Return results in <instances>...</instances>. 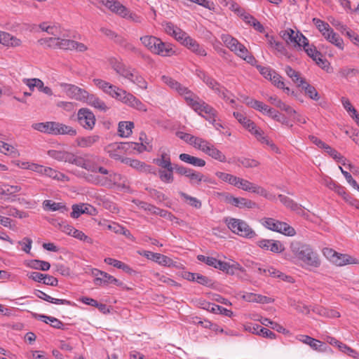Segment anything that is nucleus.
I'll use <instances>...</instances> for the list:
<instances>
[{
  "instance_id": "nucleus-1",
  "label": "nucleus",
  "mask_w": 359,
  "mask_h": 359,
  "mask_svg": "<svg viewBox=\"0 0 359 359\" xmlns=\"http://www.w3.org/2000/svg\"><path fill=\"white\" fill-rule=\"evenodd\" d=\"M290 249L292 253L306 265L315 268L320 265L317 253L309 245L295 241L291 243Z\"/></svg>"
},
{
  "instance_id": "nucleus-2",
  "label": "nucleus",
  "mask_w": 359,
  "mask_h": 359,
  "mask_svg": "<svg viewBox=\"0 0 359 359\" xmlns=\"http://www.w3.org/2000/svg\"><path fill=\"white\" fill-rule=\"evenodd\" d=\"M228 228L234 233L248 238L256 236L255 231L243 220L236 218H226Z\"/></svg>"
},
{
  "instance_id": "nucleus-3",
  "label": "nucleus",
  "mask_w": 359,
  "mask_h": 359,
  "mask_svg": "<svg viewBox=\"0 0 359 359\" xmlns=\"http://www.w3.org/2000/svg\"><path fill=\"white\" fill-rule=\"evenodd\" d=\"M222 40L228 48H229L231 51L235 52L238 56L246 60L248 62L250 63L253 60H255L253 56H248L249 52L248 49L236 39L229 34H223L222 36Z\"/></svg>"
},
{
  "instance_id": "nucleus-4",
  "label": "nucleus",
  "mask_w": 359,
  "mask_h": 359,
  "mask_svg": "<svg viewBox=\"0 0 359 359\" xmlns=\"http://www.w3.org/2000/svg\"><path fill=\"white\" fill-rule=\"evenodd\" d=\"M261 223L265 228L285 236H293L296 234V231L292 226L286 222H280L271 217L262 219Z\"/></svg>"
},
{
  "instance_id": "nucleus-5",
  "label": "nucleus",
  "mask_w": 359,
  "mask_h": 359,
  "mask_svg": "<svg viewBox=\"0 0 359 359\" xmlns=\"http://www.w3.org/2000/svg\"><path fill=\"white\" fill-rule=\"evenodd\" d=\"M78 123L86 130H91L95 125V116L88 108H81L77 112Z\"/></svg>"
},
{
  "instance_id": "nucleus-6",
  "label": "nucleus",
  "mask_w": 359,
  "mask_h": 359,
  "mask_svg": "<svg viewBox=\"0 0 359 359\" xmlns=\"http://www.w3.org/2000/svg\"><path fill=\"white\" fill-rule=\"evenodd\" d=\"M224 201L238 208L252 209L257 207V203L251 200L241 197H234L229 194H224Z\"/></svg>"
},
{
  "instance_id": "nucleus-7",
  "label": "nucleus",
  "mask_w": 359,
  "mask_h": 359,
  "mask_svg": "<svg viewBox=\"0 0 359 359\" xmlns=\"http://www.w3.org/2000/svg\"><path fill=\"white\" fill-rule=\"evenodd\" d=\"M194 110L212 124H214V122H215L217 111L203 100H200L198 104L194 107Z\"/></svg>"
},
{
  "instance_id": "nucleus-8",
  "label": "nucleus",
  "mask_w": 359,
  "mask_h": 359,
  "mask_svg": "<svg viewBox=\"0 0 359 359\" xmlns=\"http://www.w3.org/2000/svg\"><path fill=\"white\" fill-rule=\"evenodd\" d=\"M235 187L244 191L256 193L260 196H264L265 198H269V194L265 189L255 185L246 180L238 177V181H236Z\"/></svg>"
},
{
  "instance_id": "nucleus-9",
  "label": "nucleus",
  "mask_w": 359,
  "mask_h": 359,
  "mask_svg": "<svg viewBox=\"0 0 359 359\" xmlns=\"http://www.w3.org/2000/svg\"><path fill=\"white\" fill-rule=\"evenodd\" d=\"M60 86L65 90L67 95L76 100L84 102L88 91L76 86L69 83H61Z\"/></svg>"
},
{
  "instance_id": "nucleus-10",
  "label": "nucleus",
  "mask_w": 359,
  "mask_h": 359,
  "mask_svg": "<svg viewBox=\"0 0 359 359\" xmlns=\"http://www.w3.org/2000/svg\"><path fill=\"white\" fill-rule=\"evenodd\" d=\"M139 253L140 255L147 257L148 259L154 261L163 266H170L173 264V261L172 259L160 253H156L146 250Z\"/></svg>"
},
{
  "instance_id": "nucleus-11",
  "label": "nucleus",
  "mask_w": 359,
  "mask_h": 359,
  "mask_svg": "<svg viewBox=\"0 0 359 359\" xmlns=\"http://www.w3.org/2000/svg\"><path fill=\"white\" fill-rule=\"evenodd\" d=\"M299 339L303 343L309 345L313 350L326 352L331 351V348L324 342H322L318 339L312 338L308 335H301Z\"/></svg>"
},
{
  "instance_id": "nucleus-12",
  "label": "nucleus",
  "mask_w": 359,
  "mask_h": 359,
  "mask_svg": "<svg viewBox=\"0 0 359 359\" xmlns=\"http://www.w3.org/2000/svg\"><path fill=\"white\" fill-rule=\"evenodd\" d=\"M59 48L60 49L67 50H76L79 52H84L87 50V46L82 43L77 42L74 40L65 39L60 38L59 40Z\"/></svg>"
},
{
  "instance_id": "nucleus-13",
  "label": "nucleus",
  "mask_w": 359,
  "mask_h": 359,
  "mask_svg": "<svg viewBox=\"0 0 359 359\" xmlns=\"http://www.w3.org/2000/svg\"><path fill=\"white\" fill-rule=\"evenodd\" d=\"M257 245L262 249L275 253L281 252L285 250L283 245L278 241L262 239L257 242Z\"/></svg>"
},
{
  "instance_id": "nucleus-14",
  "label": "nucleus",
  "mask_w": 359,
  "mask_h": 359,
  "mask_svg": "<svg viewBox=\"0 0 359 359\" xmlns=\"http://www.w3.org/2000/svg\"><path fill=\"white\" fill-rule=\"evenodd\" d=\"M21 190V187L19 186H10L8 184H3L0 188V195H1V199L4 201H15V194L19 192Z\"/></svg>"
},
{
  "instance_id": "nucleus-15",
  "label": "nucleus",
  "mask_w": 359,
  "mask_h": 359,
  "mask_svg": "<svg viewBox=\"0 0 359 359\" xmlns=\"http://www.w3.org/2000/svg\"><path fill=\"white\" fill-rule=\"evenodd\" d=\"M111 65L113 69L120 76L128 79L130 76H133L132 72L134 69L127 67L122 62L113 59L111 60Z\"/></svg>"
},
{
  "instance_id": "nucleus-16",
  "label": "nucleus",
  "mask_w": 359,
  "mask_h": 359,
  "mask_svg": "<svg viewBox=\"0 0 359 359\" xmlns=\"http://www.w3.org/2000/svg\"><path fill=\"white\" fill-rule=\"evenodd\" d=\"M107 148H112L114 150H125L127 151L130 149H137L139 152H142L146 150V146L144 144H139L136 142H121L110 144Z\"/></svg>"
},
{
  "instance_id": "nucleus-17",
  "label": "nucleus",
  "mask_w": 359,
  "mask_h": 359,
  "mask_svg": "<svg viewBox=\"0 0 359 359\" xmlns=\"http://www.w3.org/2000/svg\"><path fill=\"white\" fill-rule=\"evenodd\" d=\"M84 102L101 111H107L109 109L105 102L94 94L88 93Z\"/></svg>"
},
{
  "instance_id": "nucleus-18",
  "label": "nucleus",
  "mask_w": 359,
  "mask_h": 359,
  "mask_svg": "<svg viewBox=\"0 0 359 359\" xmlns=\"http://www.w3.org/2000/svg\"><path fill=\"white\" fill-rule=\"evenodd\" d=\"M100 1L112 12H114L121 16H126L128 10L120 2L115 0H100Z\"/></svg>"
},
{
  "instance_id": "nucleus-19",
  "label": "nucleus",
  "mask_w": 359,
  "mask_h": 359,
  "mask_svg": "<svg viewBox=\"0 0 359 359\" xmlns=\"http://www.w3.org/2000/svg\"><path fill=\"white\" fill-rule=\"evenodd\" d=\"M179 94L184 96L187 104L190 106L193 109L195 107H197L200 100H201L196 95L192 93L187 87L184 86L180 88Z\"/></svg>"
},
{
  "instance_id": "nucleus-20",
  "label": "nucleus",
  "mask_w": 359,
  "mask_h": 359,
  "mask_svg": "<svg viewBox=\"0 0 359 359\" xmlns=\"http://www.w3.org/2000/svg\"><path fill=\"white\" fill-rule=\"evenodd\" d=\"M103 162L104 159L98 156L86 154L84 169L94 172L96 171L97 167Z\"/></svg>"
},
{
  "instance_id": "nucleus-21",
  "label": "nucleus",
  "mask_w": 359,
  "mask_h": 359,
  "mask_svg": "<svg viewBox=\"0 0 359 359\" xmlns=\"http://www.w3.org/2000/svg\"><path fill=\"white\" fill-rule=\"evenodd\" d=\"M109 283H113L117 286H121L123 285V283L119 280L104 271L103 273H102V277L96 278L94 279V284L97 286L107 285Z\"/></svg>"
},
{
  "instance_id": "nucleus-22",
  "label": "nucleus",
  "mask_w": 359,
  "mask_h": 359,
  "mask_svg": "<svg viewBox=\"0 0 359 359\" xmlns=\"http://www.w3.org/2000/svg\"><path fill=\"white\" fill-rule=\"evenodd\" d=\"M32 316L35 319L41 320L46 323H48V322H50V325L54 328L64 330V324L56 318L41 315L36 313H32Z\"/></svg>"
},
{
  "instance_id": "nucleus-23",
  "label": "nucleus",
  "mask_w": 359,
  "mask_h": 359,
  "mask_svg": "<svg viewBox=\"0 0 359 359\" xmlns=\"http://www.w3.org/2000/svg\"><path fill=\"white\" fill-rule=\"evenodd\" d=\"M0 43L6 46L16 47L20 46L21 41L8 32L0 31Z\"/></svg>"
},
{
  "instance_id": "nucleus-24",
  "label": "nucleus",
  "mask_w": 359,
  "mask_h": 359,
  "mask_svg": "<svg viewBox=\"0 0 359 359\" xmlns=\"http://www.w3.org/2000/svg\"><path fill=\"white\" fill-rule=\"evenodd\" d=\"M278 197L280 201L287 208H290L292 210L297 211L299 214L304 213V210L302 209V205L295 203L292 199L282 194H279Z\"/></svg>"
},
{
  "instance_id": "nucleus-25",
  "label": "nucleus",
  "mask_w": 359,
  "mask_h": 359,
  "mask_svg": "<svg viewBox=\"0 0 359 359\" xmlns=\"http://www.w3.org/2000/svg\"><path fill=\"white\" fill-rule=\"evenodd\" d=\"M179 158L187 163L191 164L196 167H203L205 165V160L191 156L188 154H181L179 156Z\"/></svg>"
},
{
  "instance_id": "nucleus-26",
  "label": "nucleus",
  "mask_w": 359,
  "mask_h": 359,
  "mask_svg": "<svg viewBox=\"0 0 359 359\" xmlns=\"http://www.w3.org/2000/svg\"><path fill=\"white\" fill-rule=\"evenodd\" d=\"M203 309L208 310V311H210L214 313H219L221 314H223L226 316H229V317H231L233 314V312L230 310H228L221 306H219V305H217V304H212V303H210V302H205L203 304Z\"/></svg>"
},
{
  "instance_id": "nucleus-27",
  "label": "nucleus",
  "mask_w": 359,
  "mask_h": 359,
  "mask_svg": "<svg viewBox=\"0 0 359 359\" xmlns=\"http://www.w3.org/2000/svg\"><path fill=\"white\" fill-rule=\"evenodd\" d=\"M158 43V46H156L157 50L153 51L154 53L166 57L172 55L175 53L170 44L163 42L160 39Z\"/></svg>"
},
{
  "instance_id": "nucleus-28",
  "label": "nucleus",
  "mask_w": 359,
  "mask_h": 359,
  "mask_svg": "<svg viewBox=\"0 0 359 359\" xmlns=\"http://www.w3.org/2000/svg\"><path fill=\"white\" fill-rule=\"evenodd\" d=\"M100 137L97 135H93L86 137H79L76 139L78 146L81 147H90L97 142Z\"/></svg>"
},
{
  "instance_id": "nucleus-29",
  "label": "nucleus",
  "mask_w": 359,
  "mask_h": 359,
  "mask_svg": "<svg viewBox=\"0 0 359 359\" xmlns=\"http://www.w3.org/2000/svg\"><path fill=\"white\" fill-rule=\"evenodd\" d=\"M312 311L320 316L327 318H334L340 317V313L336 310L329 309L320 306H314Z\"/></svg>"
},
{
  "instance_id": "nucleus-30",
  "label": "nucleus",
  "mask_w": 359,
  "mask_h": 359,
  "mask_svg": "<svg viewBox=\"0 0 359 359\" xmlns=\"http://www.w3.org/2000/svg\"><path fill=\"white\" fill-rule=\"evenodd\" d=\"M126 104L140 111H147L146 105L132 93L129 95V98L126 99Z\"/></svg>"
},
{
  "instance_id": "nucleus-31",
  "label": "nucleus",
  "mask_w": 359,
  "mask_h": 359,
  "mask_svg": "<svg viewBox=\"0 0 359 359\" xmlns=\"http://www.w3.org/2000/svg\"><path fill=\"white\" fill-rule=\"evenodd\" d=\"M269 101L276 107L279 108L280 109L285 111L288 114H296L297 112L294 109H293L291 107L287 105L285 103L282 102L276 96H271L269 98Z\"/></svg>"
},
{
  "instance_id": "nucleus-32",
  "label": "nucleus",
  "mask_w": 359,
  "mask_h": 359,
  "mask_svg": "<svg viewBox=\"0 0 359 359\" xmlns=\"http://www.w3.org/2000/svg\"><path fill=\"white\" fill-rule=\"evenodd\" d=\"M324 37L327 41H329L332 43L334 44L339 48H340V49L344 48L343 39L339 36V34L334 32V31L332 28L327 32H325V34L324 33Z\"/></svg>"
},
{
  "instance_id": "nucleus-33",
  "label": "nucleus",
  "mask_w": 359,
  "mask_h": 359,
  "mask_svg": "<svg viewBox=\"0 0 359 359\" xmlns=\"http://www.w3.org/2000/svg\"><path fill=\"white\" fill-rule=\"evenodd\" d=\"M134 128V123L132 121H121L118 123V132L119 135L123 137H128L132 133V129Z\"/></svg>"
},
{
  "instance_id": "nucleus-34",
  "label": "nucleus",
  "mask_w": 359,
  "mask_h": 359,
  "mask_svg": "<svg viewBox=\"0 0 359 359\" xmlns=\"http://www.w3.org/2000/svg\"><path fill=\"white\" fill-rule=\"evenodd\" d=\"M140 41L142 44L147 47L150 51L153 53V51H156V46H158L159 43H156L159 42V39L156 38L154 36H144L140 38Z\"/></svg>"
},
{
  "instance_id": "nucleus-35",
  "label": "nucleus",
  "mask_w": 359,
  "mask_h": 359,
  "mask_svg": "<svg viewBox=\"0 0 359 359\" xmlns=\"http://www.w3.org/2000/svg\"><path fill=\"white\" fill-rule=\"evenodd\" d=\"M43 208L52 211L59 210L64 213L68 210V208L62 203H56L50 200H45L43 203Z\"/></svg>"
},
{
  "instance_id": "nucleus-36",
  "label": "nucleus",
  "mask_w": 359,
  "mask_h": 359,
  "mask_svg": "<svg viewBox=\"0 0 359 359\" xmlns=\"http://www.w3.org/2000/svg\"><path fill=\"white\" fill-rule=\"evenodd\" d=\"M70 152L65 151H57V150H49L48 151V155L59 161H65L68 162L69 161H71L69 158L71 156Z\"/></svg>"
},
{
  "instance_id": "nucleus-37",
  "label": "nucleus",
  "mask_w": 359,
  "mask_h": 359,
  "mask_svg": "<svg viewBox=\"0 0 359 359\" xmlns=\"http://www.w3.org/2000/svg\"><path fill=\"white\" fill-rule=\"evenodd\" d=\"M93 83L97 87L102 90L104 93L109 95V96H111L113 90L116 87V86L100 79H94Z\"/></svg>"
},
{
  "instance_id": "nucleus-38",
  "label": "nucleus",
  "mask_w": 359,
  "mask_h": 359,
  "mask_svg": "<svg viewBox=\"0 0 359 359\" xmlns=\"http://www.w3.org/2000/svg\"><path fill=\"white\" fill-rule=\"evenodd\" d=\"M332 263L337 266H341L346 264H355L357 262L355 259L348 255L337 253Z\"/></svg>"
},
{
  "instance_id": "nucleus-39",
  "label": "nucleus",
  "mask_w": 359,
  "mask_h": 359,
  "mask_svg": "<svg viewBox=\"0 0 359 359\" xmlns=\"http://www.w3.org/2000/svg\"><path fill=\"white\" fill-rule=\"evenodd\" d=\"M184 46L198 55H206L205 50L192 38H188Z\"/></svg>"
},
{
  "instance_id": "nucleus-40",
  "label": "nucleus",
  "mask_w": 359,
  "mask_h": 359,
  "mask_svg": "<svg viewBox=\"0 0 359 359\" xmlns=\"http://www.w3.org/2000/svg\"><path fill=\"white\" fill-rule=\"evenodd\" d=\"M53 122L54 121H47L44 123H36L32 124V127L36 130H38L41 133L53 135Z\"/></svg>"
},
{
  "instance_id": "nucleus-41",
  "label": "nucleus",
  "mask_w": 359,
  "mask_h": 359,
  "mask_svg": "<svg viewBox=\"0 0 359 359\" xmlns=\"http://www.w3.org/2000/svg\"><path fill=\"white\" fill-rule=\"evenodd\" d=\"M323 149L325 152H327L331 157H332L337 162L341 163L344 166L346 165V159L343 156H341L337 150L332 148L327 144H325Z\"/></svg>"
},
{
  "instance_id": "nucleus-42",
  "label": "nucleus",
  "mask_w": 359,
  "mask_h": 359,
  "mask_svg": "<svg viewBox=\"0 0 359 359\" xmlns=\"http://www.w3.org/2000/svg\"><path fill=\"white\" fill-rule=\"evenodd\" d=\"M132 74L133 76H130V77L128 79L133 83L138 86L140 88L146 90L147 88V82L142 76V75H140L139 72L136 71L135 69H133Z\"/></svg>"
},
{
  "instance_id": "nucleus-43",
  "label": "nucleus",
  "mask_w": 359,
  "mask_h": 359,
  "mask_svg": "<svg viewBox=\"0 0 359 359\" xmlns=\"http://www.w3.org/2000/svg\"><path fill=\"white\" fill-rule=\"evenodd\" d=\"M27 266L32 269L41 270L43 271H48L50 268L49 262L39 259H32L29 261Z\"/></svg>"
},
{
  "instance_id": "nucleus-44",
  "label": "nucleus",
  "mask_w": 359,
  "mask_h": 359,
  "mask_svg": "<svg viewBox=\"0 0 359 359\" xmlns=\"http://www.w3.org/2000/svg\"><path fill=\"white\" fill-rule=\"evenodd\" d=\"M179 194L184 200V201L190 206L194 207L196 209H200L201 208L202 203L197 198L191 196L182 191H180Z\"/></svg>"
},
{
  "instance_id": "nucleus-45",
  "label": "nucleus",
  "mask_w": 359,
  "mask_h": 359,
  "mask_svg": "<svg viewBox=\"0 0 359 359\" xmlns=\"http://www.w3.org/2000/svg\"><path fill=\"white\" fill-rule=\"evenodd\" d=\"M280 36L287 43H294L297 42V33L290 28L280 32Z\"/></svg>"
},
{
  "instance_id": "nucleus-46",
  "label": "nucleus",
  "mask_w": 359,
  "mask_h": 359,
  "mask_svg": "<svg viewBox=\"0 0 359 359\" xmlns=\"http://www.w3.org/2000/svg\"><path fill=\"white\" fill-rule=\"evenodd\" d=\"M206 154L220 162H225L226 161L225 155L221 151L217 149L213 144H212L208 149Z\"/></svg>"
},
{
  "instance_id": "nucleus-47",
  "label": "nucleus",
  "mask_w": 359,
  "mask_h": 359,
  "mask_svg": "<svg viewBox=\"0 0 359 359\" xmlns=\"http://www.w3.org/2000/svg\"><path fill=\"white\" fill-rule=\"evenodd\" d=\"M158 177L161 180L165 183H172L174 180L173 169L170 168L165 170H158Z\"/></svg>"
},
{
  "instance_id": "nucleus-48",
  "label": "nucleus",
  "mask_w": 359,
  "mask_h": 359,
  "mask_svg": "<svg viewBox=\"0 0 359 359\" xmlns=\"http://www.w3.org/2000/svg\"><path fill=\"white\" fill-rule=\"evenodd\" d=\"M161 81L168 86L171 89L177 91L178 93L180 91V88L183 87V86L178 81L175 80L174 79L168 76H161Z\"/></svg>"
},
{
  "instance_id": "nucleus-49",
  "label": "nucleus",
  "mask_w": 359,
  "mask_h": 359,
  "mask_svg": "<svg viewBox=\"0 0 359 359\" xmlns=\"http://www.w3.org/2000/svg\"><path fill=\"white\" fill-rule=\"evenodd\" d=\"M51 224L68 235H71L72 230H74V227L67 224L65 221L60 222L57 219H53Z\"/></svg>"
},
{
  "instance_id": "nucleus-50",
  "label": "nucleus",
  "mask_w": 359,
  "mask_h": 359,
  "mask_svg": "<svg viewBox=\"0 0 359 359\" xmlns=\"http://www.w3.org/2000/svg\"><path fill=\"white\" fill-rule=\"evenodd\" d=\"M302 89L304 90L305 94L313 100H318L320 99L319 94L314 86L310 85L306 81L303 86Z\"/></svg>"
},
{
  "instance_id": "nucleus-51",
  "label": "nucleus",
  "mask_w": 359,
  "mask_h": 359,
  "mask_svg": "<svg viewBox=\"0 0 359 359\" xmlns=\"http://www.w3.org/2000/svg\"><path fill=\"white\" fill-rule=\"evenodd\" d=\"M0 152L6 155H12L13 157L19 156L18 150L13 146L4 142H0Z\"/></svg>"
},
{
  "instance_id": "nucleus-52",
  "label": "nucleus",
  "mask_w": 359,
  "mask_h": 359,
  "mask_svg": "<svg viewBox=\"0 0 359 359\" xmlns=\"http://www.w3.org/2000/svg\"><path fill=\"white\" fill-rule=\"evenodd\" d=\"M60 37H49L41 39L38 41L41 45H46L48 48H58Z\"/></svg>"
},
{
  "instance_id": "nucleus-53",
  "label": "nucleus",
  "mask_w": 359,
  "mask_h": 359,
  "mask_svg": "<svg viewBox=\"0 0 359 359\" xmlns=\"http://www.w3.org/2000/svg\"><path fill=\"white\" fill-rule=\"evenodd\" d=\"M237 162L246 168H256L260 164V163L255 159L245 157L238 158Z\"/></svg>"
},
{
  "instance_id": "nucleus-54",
  "label": "nucleus",
  "mask_w": 359,
  "mask_h": 359,
  "mask_svg": "<svg viewBox=\"0 0 359 359\" xmlns=\"http://www.w3.org/2000/svg\"><path fill=\"white\" fill-rule=\"evenodd\" d=\"M260 323L266 327H270L271 328L276 330L278 332H282L285 330V328L279 325L278 323L273 322L269 318H262L259 320Z\"/></svg>"
},
{
  "instance_id": "nucleus-55",
  "label": "nucleus",
  "mask_w": 359,
  "mask_h": 359,
  "mask_svg": "<svg viewBox=\"0 0 359 359\" xmlns=\"http://www.w3.org/2000/svg\"><path fill=\"white\" fill-rule=\"evenodd\" d=\"M216 175L222 181L229 182L230 184L235 186L236 181H238V177L231 174L217 172Z\"/></svg>"
},
{
  "instance_id": "nucleus-56",
  "label": "nucleus",
  "mask_w": 359,
  "mask_h": 359,
  "mask_svg": "<svg viewBox=\"0 0 359 359\" xmlns=\"http://www.w3.org/2000/svg\"><path fill=\"white\" fill-rule=\"evenodd\" d=\"M250 107H252L255 109H257L259 111L266 113L267 115L269 113L273 112L271 107H269L268 105L264 104L262 102H260V101H258L256 100H254Z\"/></svg>"
},
{
  "instance_id": "nucleus-57",
  "label": "nucleus",
  "mask_w": 359,
  "mask_h": 359,
  "mask_svg": "<svg viewBox=\"0 0 359 359\" xmlns=\"http://www.w3.org/2000/svg\"><path fill=\"white\" fill-rule=\"evenodd\" d=\"M194 282L208 287H213L214 285V282L212 279L198 273L195 277Z\"/></svg>"
},
{
  "instance_id": "nucleus-58",
  "label": "nucleus",
  "mask_w": 359,
  "mask_h": 359,
  "mask_svg": "<svg viewBox=\"0 0 359 359\" xmlns=\"http://www.w3.org/2000/svg\"><path fill=\"white\" fill-rule=\"evenodd\" d=\"M272 113H269L268 115L271 117L273 119L281 123L282 124H284L290 128L292 127V124L289 123V121L285 116H281V114L273 109L272 108Z\"/></svg>"
},
{
  "instance_id": "nucleus-59",
  "label": "nucleus",
  "mask_w": 359,
  "mask_h": 359,
  "mask_svg": "<svg viewBox=\"0 0 359 359\" xmlns=\"http://www.w3.org/2000/svg\"><path fill=\"white\" fill-rule=\"evenodd\" d=\"M130 162L131 163L130 165L134 168H136L137 170L144 169L145 171H147L150 173L156 174L155 171L153 170L154 169L151 168V165H147L145 163L136 159H133V161Z\"/></svg>"
},
{
  "instance_id": "nucleus-60",
  "label": "nucleus",
  "mask_w": 359,
  "mask_h": 359,
  "mask_svg": "<svg viewBox=\"0 0 359 359\" xmlns=\"http://www.w3.org/2000/svg\"><path fill=\"white\" fill-rule=\"evenodd\" d=\"M6 211L4 214L8 215L9 216H13L18 218H25L28 216L27 213L25 212L20 211L15 208L8 207L5 208Z\"/></svg>"
},
{
  "instance_id": "nucleus-61",
  "label": "nucleus",
  "mask_w": 359,
  "mask_h": 359,
  "mask_svg": "<svg viewBox=\"0 0 359 359\" xmlns=\"http://www.w3.org/2000/svg\"><path fill=\"white\" fill-rule=\"evenodd\" d=\"M359 74V71L357 69L354 68H348L344 67L341 68L339 71V74L344 77L346 79L350 78V77H354L357 76Z\"/></svg>"
},
{
  "instance_id": "nucleus-62",
  "label": "nucleus",
  "mask_w": 359,
  "mask_h": 359,
  "mask_svg": "<svg viewBox=\"0 0 359 359\" xmlns=\"http://www.w3.org/2000/svg\"><path fill=\"white\" fill-rule=\"evenodd\" d=\"M313 22L317 27L318 30L322 33L324 36V33L327 32L331 28L327 22L318 19V18H313Z\"/></svg>"
},
{
  "instance_id": "nucleus-63",
  "label": "nucleus",
  "mask_w": 359,
  "mask_h": 359,
  "mask_svg": "<svg viewBox=\"0 0 359 359\" xmlns=\"http://www.w3.org/2000/svg\"><path fill=\"white\" fill-rule=\"evenodd\" d=\"M150 194V196L160 202L167 200V196L162 192L152 188L147 187L145 189Z\"/></svg>"
},
{
  "instance_id": "nucleus-64",
  "label": "nucleus",
  "mask_w": 359,
  "mask_h": 359,
  "mask_svg": "<svg viewBox=\"0 0 359 359\" xmlns=\"http://www.w3.org/2000/svg\"><path fill=\"white\" fill-rule=\"evenodd\" d=\"M177 41H180L184 46L186 44L187 39L191 38L186 32L182 31L179 27L175 29V31L172 35Z\"/></svg>"
}]
</instances>
